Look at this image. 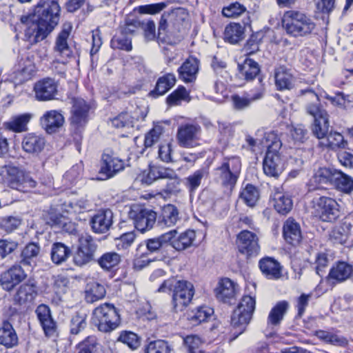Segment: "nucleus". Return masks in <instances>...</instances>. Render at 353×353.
<instances>
[{"label": "nucleus", "instance_id": "nucleus-1", "mask_svg": "<svg viewBox=\"0 0 353 353\" xmlns=\"http://www.w3.org/2000/svg\"><path fill=\"white\" fill-rule=\"evenodd\" d=\"M59 1L41 0L33 13L21 16L24 40L30 44L37 43L46 39L54 29L60 18Z\"/></svg>", "mask_w": 353, "mask_h": 353}, {"label": "nucleus", "instance_id": "nucleus-2", "mask_svg": "<svg viewBox=\"0 0 353 353\" xmlns=\"http://www.w3.org/2000/svg\"><path fill=\"white\" fill-rule=\"evenodd\" d=\"M157 291L172 294V304L175 312L183 310L194 294V286L190 282L174 277L165 280Z\"/></svg>", "mask_w": 353, "mask_h": 353}, {"label": "nucleus", "instance_id": "nucleus-3", "mask_svg": "<svg viewBox=\"0 0 353 353\" xmlns=\"http://www.w3.org/2000/svg\"><path fill=\"white\" fill-rule=\"evenodd\" d=\"M262 144H265L267 152L263 159L264 173L270 176H278L283 170V165L279 154L282 143L278 134L274 132L264 133Z\"/></svg>", "mask_w": 353, "mask_h": 353}, {"label": "nucleus", "instance_id": "nucleus-4", "mask_svg": "<svg viewBox=\"0 0 353 353\" xmlns=\"http://www.w3.org/2000/svg\"><path fill=\"white\" fill-rule=\"evenodd\" d=\"M281 21L286 33L294 37H307L316 28L315 23L310 16L294 10L285 12Z\"/></svg>", "mask_w": 353, "mask_h": 353}, {"label": "nucleus", "instance_id": "nucleus-5", "mask_svg": "<svg viewBox=\"0 0 353 353\" xmlns=\"http://www.w3.org/2000/svg\"><path fill=\"white\" fill-rule=\"evenodd\" d=\"M299 94L304 95L309 94L315 101L308 103L305 105V110L307 114L314 118L312 127L313 134L319 139H324L328 133L329 120L327 111L323 108L318 95L310 88L300 90Z\"/></svg>", "mask_w": 353, "mask_h": 353}, {"label": "nucleus", "instance_id": "nucleus-6", "mask_svg": "<svg viewBox=\"0 0 353 353\" xmlns=\"http://www.w3.org/2000/svg\"><path fill=\"white\" fill-rule=\"evenodd\" d=\"M241 170V162L239 157L225 158L220 165L214 169L216 181L223 187L232 190L235 186Z\"/></svg>", "mask_w": 353, "mask_h": 353}, {"label": "nucleus", "instance_id": "nucleus-7", "mask_svg": "<svg viewBox=\"0 0 353 353\" xmlns=\"http://www.w3.org/2000/svg\"><path fill=\"white\" fill-rule=\"evenodd\" d=\"M255 296L244 295L231 316V325L236 330V336L243 333L250 322L255 310Z\"/></svg>", "mask_w": 353, "mask_h": 353}, {"label": "nucleus", "instance_id": "nucleus-8", "mask_svg": "<svg viewBox=\"0 0 353 353\" xmlns=\"http://www.w3.org/2000/svg\"><path fill=\"white\" fill-rule=\"evenodd\" d=\"M93 321L99 331L110 332L119 325L120 317L113 305L105 303L97 307L93 312Z\"/></svg>", "mask_w": 353, "mask_h": 353}, {"label": "nucleus", "instance_id": "nucleus-9", "mask_svg": "<svg viewBox=\"0 0 353 353\" xmlns=\"http://www.w3.org/2000/svg\"><path fill=\"white\" fill-rule=\"evenodd\" d=\"M1 174L4 182L11 188L21 192H27L28 188L36 186V181L26 176L23 170L18 167L6 165L2 168Z\"/></svg>", "mask_w": 353, "mask_h": 353}, {"label": "nucleus", "instance_id": "nucleus-10", "mask_svg": "<svg viewBox=\"0 0 353 353\" xmlns=\"http://www.w3.org/2000/svg\"><path fill=\"white\" fill-rule=\"evenodd\" d=\"M312 203L313 213L323 221L331 222L339 216V205L335 199L322 196L314 198Z\"/></svg>", "mask_w": 353, "mask_h": 353}, {"label": "nucleus", "instance_id": "nucleus-11", "mask_svg": "<svg viewBox=\"0 0 353 353\" xmlns=\"http://www.w3.org/2000/svg\"><path fill=\"white\" fill-rule=\"evenodd\" d=\"M125 168V162L111 148L103 150L100 161L99 174L107 179L113 177Z\"/></svg>", "mask_w": 353, "mask_h": 353}, {"label": "nucleus", "instance_id": "nucleus-12", "mask_svg": "<svg viewBox=\"0 0 353 353\" xmlns=\"http://www.w3.org/2000/svg\"><path fill=\"white\" fill-rule=\"evenodd\" d=\"M129 217L133 221L135 228L144 232L153 227L157 220V213L143 206L134 205L129 212Z\"/></svg>", "mask_w": 353, "mask_h": 353}, {"label": "nucleus", "instance_id": "nucleus-13", "mask_svg": "<svg viewBox=\"0 0 353 353\" xmlns=\"http://www.w3.org/2000/svg\"><path fill=\"white\" fill-rule=\"evenodd\" d=\"M97 245L90 234H82L79 239V246L74 256V263L79 266L88 263L94 259Z\"/></svg>", "mask_w": 353, "mask_h": 353}, {"label": "nucleus", "instance_id": "nucleus-14", "mask_svg": "<svg viewBox=\"0 0 353 353\" xmlns=\"http://www.w3.org/2000/svg\"><path fill=\"white\" fill-rule=\"evenodd\" d=\"M90 105L81 98L73 99L70 123L76 130L83 128L88 121Z\"/></svg>", "mask_w": 353, "mask_h": 353}, {"label": "nucleus", "instance_id": "nucleus-15", "mask_svg": "<svg viewBox=\"0 0 353 353\" xmlns=\"http://www.w3.org/2000/svg\"><path fill=\"white\" fill-rule=\"evenodd\" d=\"M72 30V26L70 23H64L62 30L59 33L54 46V51L57 55L62 57L61 61H54L53 65L61 63L65 65L68 59L72 57V50L68 43V39Z\"/></svg>", "mask_w": 353, "mask_h": 353}, {"label": "nucleus", "instance_id": "nucleus-16", "mask_svg": "<svg viewBox=\"0 0 353 353\" xmlns=\"http://www.w3.org/2000/svg\"><path fill=\"white\" fill-rule=\"evenodd\" d=\"M236 245L239 251L248 256L258 254L260 250L257 235L249 230H242L237 235Z\"/></svg>", "mask_w": 353, "mask_h": 353}, {"label": "nucleus", "instance_id": "nucleus-17", "mask_svg": "<svg viewBox=\"0 0 353 353\" xmlns=\"http://www.w3.org/2000/svg\"><path fill=\"white\" fill-rule=\"evenodd\" d=\"M201 127L197 124H185L179 128L177 140L180 146L194 148L199 145Z\"/></svg>", "mask_w": 353, "mask_h": 353}, {"label": "nucleus", "instance_id": "nucleus-18", "mask_svg": "<svg viewBox=\"0 0 353 353\" xmlns=\"http://www.w3.org/2000/svg\"><path fill=\"white\" fill-rule=\"evenodd\" d=\"M57 82L52 78H43L34 85L35 98L40 101L54 99L57 94Z\"/></svg>", "mask_w": 353, "mask_h": 353}, {"label": "nucleus", "instance_id": "nucleus-19", "mask_svg": "<svg viewBox=\"0 0 353 353\" xmlns=\"http://www.w3.org/2000/svg\"><path fill=\"white\" fill-rule=\"evenodd\" d=\"M26 276L27 275L21 265H14L1 274L0 283L4 290L10 291Z\"/></svg>", "mask_w": 353, "mask_h": 353}, {"label": "nucleus", "instance_id": "nucleus-20", "mask_svg": "<svg viewBox=\"0 0 353 353\" xmlns=\"http://www.w3.org/2000/svg\"><path fill=\"white\" fill-rule=\"evenodd\" d=\"M112 223L113 213L109 209L98 211L90 221L92 231L97 234H104L108 232Z\"/></svg>", "mask_w": 353, "mask_h": 353}, {"label": "nucleus", "instance_id": "nucleus-21", "mask_svg": "<svg viewBox=\"0 0 353 353\" xmlns=\"http://www.w3.org/2000/svg\"><path fill=\"white\" fill-rule=\"evenodd\" d=\"M41 127L48 134L57 132L63 126L65 119L60 111L52 110L46 111L40 118Z\"/></svg>", "mask_w": 353, "mask_h": 353}, {"label": "nucleus", "instance_id": "nucleus-22", "mask_svg": "<svg viewBox=\"0 0 353 353\" xmlns=\"http://www.w3.org/2000/svg\"><path fill=\"white\" fill-rule=\"evenodd\" d=\"M37 296V283L34 279H28L18 288L14 301L19 305H26L34 301Z\"/></svg>", "mask_w": 353, "mask_h": 353}, {"label": "nucleus", "instance_id": "nucleus-23", "mask_svg": "<svg viewBox=\"0 0 353 353\" xmlns=\"http://www.w3.org/2000/svg\"><path fill=\"white\" fill-rule=\"evenodd\" d=\"M238 292V285L228 278L221 279L215 289L216 298L223 303H230Z\"/></svg>", "mask_w": 353, "mask_h": 353}, {"label": "nucleus", "instance_id": "nucleus-24", "mask_svg": "<svg viewBox=\"0 0 353 353\" xmlns=\"http://www.w3.org/2000/svg\"><path fill=\"white\" fill-rule=\"evenodd\" d=\"M35 312L46 335L53 336L56 332L57 325L52 318L49 307L44 304L39 305Z\"/></svg>", "mask_w": 353, "mask_h": 353}, {"label": "nucleus", "instance_id": "nucleus-25", "mask_svg": "<svg viewBox=\"0 0 353 353\" xmlns=\"http://www.w3.org/2000/svg\"><path fill=\"white\" fill-rule=\"evenodd\" d=\"M46 141L44 137L34 133L27 134L22 139L23 150L30 154L37 155L44 148Z\"/></svg>", "mask_w": 353, "mask_h": 353}, {"label": "nucleus", "instance_id": "nucleus-26", "mask_svg": "<svg viewBox=\"0 0 353 353\" xmlns=\"http://www.w3.org/2000/svg\"><path fill=\"white\" fill-rule=\"evenodd\" d=\"M336 171L327 168H319L310 180V190L321 189L323 185L333 184Z\"/></svg>", "mask_w": 353, "mask_h": 353}, {"label": "nucleus", "instance_id": "nucleus-27", "mask_svg": "<svg viewBox=\"0 0 353 353\" xmlns=\"http://www.w3.org/2000/svg\"><path fill=\"white\" fill-rule=\"evenodd\" d=\"M283 236L287 243L292 245H298L302 239L299 223L294 219L288 218L283 226Z\"/></svg>", "mask_w": 353, "mask_h": 353}, {"label": "nucleus", "instance_id": "nucleus-28", "mask_svg": "<svg viewBox=\"0 0 353 353\" xmlns=\"http://www.w3.org/2000/svg\"><path fill=\"white\" fill-rule=\"evenodd\" d=\"M199 61L193 57H189L178 69L179 77L183 81L192 82L196 78Z\"/></svg>", "mask_w": 353, "mask_h": 353}, {"label": "nucleus", "instance_id": "nucleus-29", "mask_svg": "<svg viewBox=\"0 0 353 353\" xmlns=\"http://www.w3.org/2000/svg\"><path fill=\"white\" fill-rule=\"evenodd\" d=\"M18 344V336L12 325L7 321L0 326V345L9 349Z\"/></svg>", "mask_w": 353, "mask_h": 353}, {"label": "nucleus", "instance_id": "nucleus-30", "mask_svg": "<svg viewBox=\"0 0 353 353\" xmlns=\"http://www.w3.org/2000/svg\"><path fill=\"white\" fill-rule=\"evenodd\" d=\"M170 232H173V236L170 241V245L176 250H183L191 246L195 240L196 234L194 230H187L179 236H176L177 231L172 230Z\"/></svg>", "mask_w": 353, "mask_h": 353}, {"label": "nucleus", "instance_id": "nucleus-31", "mask_svg": "<svg viewBox=\"0 0 353 353\" xmlns=\"http://www.w3.org/2000/svg\"><path fill=\"white\" fill-rule=\"evenodd\" d=\"M263 97V90L260 88L253 94H247L243 96L233 94L231 96V102L233 108L240 111L248 108L252 102L261 99Z\"/></svg>", "mask_w": 353, "mask_h": 353}, {"label": "nucleus", "instance_id": "nucleus-32", "mask_svg": "<svg viewBox=\"0 0 353 353\" xmlns=\"http://www.w3.org/2000/svg\"><path fill=\"white\" fill-rule=\"evenodd\" d=\"M32 118L30 113H24L12 117L8 121L3 123L6 130L20 133L28 130V123Z\"/></svg>", "mask_w": 353, "mask_h": 353}, {"label": "nucleus", "instance_id": "nucleus-33", "mask_svg": "<svg viewBox=\"0 0 353 353\" xmlns=\"http://www.w3.org/2000/svg\"><path fill=\"white\" fill-rule=\"evenodd\" d=\"M275 85L278 90H290L293 86L294 77L290 70L280 65L274 71Z\"/></svg>", "mask_w": 353, "mask_h": 353}, {"label": "nucleus", "instance_id": "nucleus-34", "mask_svg": "<svg viewBox=\"0 0 353 353\" xmlns=\"http://www.w3.org/2000/svg\"><path fill=\"white\" fill-rule=\"evenodd\" d=\"M353 274V268L345 262H339L330 270L327 278L329 280L340 283L349 279Z\"/></svg>", "mask_w": 353, "mask_h": 353}, {"label": "nucleus", "instance_id": "nucleus-35", "mask_svg": "<svg viewBox=\"0 0 353 353\" xmlns=\"http://www.w3.org/2000/svg\"><path fill=\"white\" fill-rule=\"evenodd\" d=\"M43 218L48 225L64 231H68L72 226L71 223H67L65 217L57 212V210L53 208L44 212Z\"/></svg>", "mask_w": 353, "mask_h": 353}, {"label": "nucleus", "instance_id": "nucleus-36", "mask_svg": "<svg viewBox=\"0 0 353 353\" xmlns=\"http://www.w3.org/2000/svg\"><path fill=\"white\" fill-rule=\"evenodd\" d=\"M60 210L67 214L82 213L90 208L89 202L84 198L68 199L60 204Z\"/></svg>", "mask_w": 353, "mask_h": 353}, {"label": "nucleus", "instance_id": "nucleus-37", "mask_svg": "<svg viewBox=\"0 0 353 353\" xmlns=\"http://www.w3.org/2000/svg\"><path fill=\"white\" fill-rule=\"evenodd\" d=\"M179 219V211L176 207L172 204H168L161 210L158 225L161 228L172 227L177 223Z\"/></svg>", "mask_w": 353, "mask_h": 353}, {"label": "nucleus", "instance_id": "nucleus-38", "mask_svg": "<svg viewBox=\"0 0 353 353\" xmlns=\"http://www.w3.org/2000/svg\"><path fill=\"white\" fill-rule=\"evenodd\" d=\"M239 74L246 81L253 80L259 73V64L251 59L246 58L242 63L238 64Z\"/></svg>", "mask_w": 353, "mask_h": 353}, {"label": "nucleus", "instance_id": "nucleus-39", "mask_svg": "<svg viewBox=\"0 0 353 353\" xmlns=\"http://www.w3.org/2000/svg\"><path fill=\"white\" fill-rule=\"evenodd\" d=\"M261 272L269 279H279L281 276V265L272 258H265L259 261Z\"/></svg>", "mask_w": 353, "mask_h": 353}, {"label": "nucleus", "instance_id": "nucleus-40", "mask_svg": "<svg viewBox=\"0 0 353 353\" xmlns=\"http://www.w3.org/2000/svg\"><path fill=\"white\" fill-rule=\"evenodd\" d=\"M41 252V247L38 243H28L21 250L20 263L24 265H31L35 262Z\"/></svg>", "mask_w": 353, "mask_h": 353}, {"label": "nucleus", "instance_id": "nucleus-41", "mask_svg": "<svg viewBox=\"0 0 353 353\" xmlns=\"http://www.w3.org/2000/svg\"><path fill=\"white\" fill-rule=\"evenodd\" d=\"M176 83L174 74L168 73L159 78L154 90L150 94L153 97H158L165 94Z\"/></svg>", "mask_w": 353, "mask_h": 353}, {"label": "nucleus", "instance_id": "nucleus-42", "mask_svg": "<svg viewBox=\"0 0 353 353\" xmlns=\"http://www.w3.org/2000/svg\"><path fill=\"white\" fill-rule=\"evenodd\" d=\"M289 307V303L286 301L278 302L270 310L268 317V324L277 325L283 320L285 314Z\"/></svg>", "mask_w": 353, "mask_h": 353}, {"label": "nucleus", "instance_id": "nucleus-43", "mask_svg": "<svg viewBox=\"0 0 353 353\" xmlns=\"http://www.w3.org/2000/svg\"><path fill=\"white\" fill-rule=\"evenodd\" d=\"M333 185L345 194H350L353 192V178L341 171H336Z\"/></svg>", "mask_w": 353, "mask_h": 353}, {"label": "nucleus", "instance_id": "nucleus-44", "mask_svg": "<svg viewBox=\"0 0 353 353\" xmlns=\"http://www.w3.org/2000/svg\"><path fill=\"white\" fill-rule=\"evenodd\" d=\"M173 234L172 232H168L157 237L148 239L146 241L148 250L151 252H154L161 248L167 247L170 245Z\"/></svg>", "mask_w": 353, "mask_h": 353}, {"label": "nucleus", "instance_id": "nucleus-45", "mask_svg": "<svg viewBox=\"0 0 353 353\" xmlns=\"http://www.w3.org/2000/svg\"><path fill=\"white\" fill-rule=\"evenodd\" d=\"M71 251L68 247L62 243H54L51 248L52 261L59 265L65 262L70 255Z\"/></svg>", "mask_w": 353, "mask_h": 353}, {"label": "nucleus", "instance_id": "nucleus-46", "mask_svg": "<svg viewBox=\"0 0 353 353\" xmlns=\"http://www.w3.org/2000/svg\"><path fill=\"white\" fill-rule=\"evenodd\" d=\"M208 175V171L206 168L199 169L185 178V185L190 192H193L200 186L202 180Z\"/></svg>", "mask_w": 353, "mask_h": 353}, {"label": "nucleus", "instance_id": "nucleus-47", "mask_svg": "<svg viewBox=\"0 0 353 353\" xmlns=\"http://www.w3.org/2000/svg\"><path fill=\"white\" fill-rule=\"evenodd\" d=\"M172 16V14L171 15L168 13H163L161 15L159 24V32L157 37V39L159 43H166L170 46H174L176 43H178L181 40V39L179 37L171 38L168 35H165L163 32L165 30V28L167 27L168 18Z\"/></svg>", "mask_w": 353, "mask_h": 353}, {"label": "nucleus", "instance_id": "nucleus-48", "mask_svg": "<svg viewBox=\"0 0 353 353\" xmlns=\"http://www.w3.org/2000/svg\"><path fill=\"white\" fill-rule=\"evenodd\" d=\"M244 28L239 23H230L225 28L224 39L230 43H236L243 37Z\"/></svg>", "mask_w": 353, "mask_h": 353}, {"label": "nucleus", "instance_id": "nucleus-49", "mask_svg": "<svg viewBox=\"0 0 353 353\" xmlns=\"http://www.w3.org/2000/svg\"><path fill=\"white\" fill-rule=\"evenodd\" d=\"M315 335L321 340L331 345L345 347L347 345L346 338L325 330L316 331Z\"/></svg>", "mask_w": 353, "mask_h": 353}, {"label": "nucleus", "instance_id": "nucleus-50", "mask_svg": "<svg viewBox=\"0 0 353 353\" xmlns=\"http://www.w3.org/2000/svg\"><path fill=\"white\" fill-rule=\"evenodd\" d=\"M105 295V290L103 285L93 282L87 285L85 290V299L88 302L92 303L103 298Z\"/></svg>", "mask_w": 353, "mask_h": 353}, {"label": "nucleus", "instance_id": "nucleus-51", "mask_svg": "<svg viewBox=\"0 0 353 353\" xmlns=\"http://www.w3.org/2000/svg\"><path fill=\"white\" fill-rule=\"evenodd\" d=\"M273 200L274 208L280 214H285L288 213L292 208V199L281 192L275 193Z\"/></svg>", "mask_w": 353, "mask_h": 353}, {"label": "nucleus", "instance_id": "nucleus-52", "mask_svg": "<svg viewBox=\"0 0 353 353\" xmlns=\"http://www.w3.org/2000/svg\"><path fill=\"white\" fill-rule=\"evenodd\" d=\"M87 315L84 312H76L70 319V332L72 335H77L87 327Z\"/></svg>", "mask_w": 353, "mask_h": 353}, {"label": "nucleus", "instance_id": "nucleus-53", "mask_svg": "<svg viewBox=\"0 0 353 353\" xmlns=\"http://www.w3.org/2000/svg\"><path fill=\"white\" fill-rule=\"evenodd\" d=\"M212 314L213 310L211 307H201L188 314V319L192 326H195L205 321Z\"/></svg>", "mask_w": 353, "mask_h": 353}, {"label": "nucleus", "instance_id": "nucleus-54", "mask_svg": "<svg viewBox=\"0 0 353 353\" xmlns=\"http://www.w3.org/2000/svg\"><path fill=\"white\" fill-rule=\"evenodd\" d=\"M259 192L257 188L251 185L248 184L242 190L240 197L243 202L249 207H254L259 199Z\"/></svg>", "mask_w": 353, "mask_h": 353}, {"label": "nucleus", "instance_id": "nucleus-55", "mask_svg": "<svg viewBox=\"0 0 353 353\" xmlns=\"http://www.w3.org/2000/svg\"><path fill=\"white\" fill-rule=\"evenodd\" d=\"M325 142L322 141L321 144L330 148L332 150L338 148L345 149L347 146V142L344 139L343 136L339 132H330L326 134Z\"/></svg>", "mask_w": 353, "mask_h": 353}, {"label": "nucleus", "instance_id": "nucleus-56", "mask_svg": "<svg viewBox=\"0 0 353 353\" xmlns=\"http://www.w3.org/2000/svg\"><path fill=\"white\" fill-rule=\"evenodd\" d=\"M121 262V256L114 252L103 254L98 260L99 265L106 270H110L117 267Z\"/></svg>", "mask_w": 353, "mask_h": 353}, {"label": "nucleus", "instance_id": "nucleus-57", "mask_svg": "<svg viewBox=\"0 0 353 353\" xmlns=\"http://www.w3.org/2000/svg\"><path fill=\"white\" fill-rule=\"evenodd\" d=\"M78 353H101V345L94 336H88L78 344Z\"/></svg>", "mask_w": 353, "mask_h": 353}, {"label": "nucleus", "instance_id": "nucleus-58", "mask_svg": "<svg viewBox=\"0 0 353 353\" xmlns=\"http://www.w3.org/2000/svg\"><path fill=\"white\" fill-rule=\"evenodd\" d=\"M171 346L164 340H155L148 343L145 347V353H170Z\"/></svg>", "mask_w": 353, "mask_h": 353}, {"label": "nucleus", "instance_id": "nucleus-59", "mask_svg": "<svg viewBox=\"0 0 353 353\" xmlns=\"http://www.w3.org/2000/svg\"><path fill=\"white\" fill-rule=\"evenodd\" d=\"M332 261L331 256L325 252H320L316 254L315 261L314 263L316 273L322 276L325 273V268Z\"/></svg>", "mask_w": 353, "mask_h": 353}, {"label": "nucleus", "instance_id": "nucleus-60", "mask_svg": "<svg viewBox=\"0 0 353 353\" xmlns=\"http://www.w3.org/2000/svg\"><path fill=\"white\" fill-rule=\"evenodd\" d=\"M117 341L126 344L132 350L137 349L141 344L137 334L130 331L121 332Z\"/></svg>", "mask_w": 353, "mask_h": 353}, {"label": "nucleus", "instance_id": "nucleus-61", "mask_svg": "<svg viewBox=\"0 0 353 353\" xmlns=\"http://www.w3.org/2000/svg\"><path fill=\"white\" fill-rule=\"evenodd\" d=\"M111 47L114 49H119L129 52L132 50V41L126 35L121 34L119 36L114 37L110 42Z\"/></svg>", "mask_w": 353, "mask_h": 353}, {"label": "nucleus", "instance_id": "nucleus-62", "mask_svg": "<svg viewBox=\"0 0 353 353\" xmlns=\"http://www.w3.org/2000/svg\"><path fill=\"white\" fill-rule=\"evenodd\" d=\"M246 11V8L239 2L230 3L222 10L223 16L229 18L238 17Z\"/></svg>", "mask_w": 353, "mask_h": 353}, {"label": "nucleus", "instance_id": "nucleus-63", "mask_svg": "<svg viewBox=\"0 0 353 353\" xmlns=\"http://www.w3.org/2000/svg\"><path fill=\"white\" fill-rule=\"evenodd\" d=\"M21 223V220L17 216H6L1 219L0 222L1 228L7 232H11L16 230Z\"/></svg>", "mask_w": 353, "mask_h": 353}, {"label": "nucleus", "instance_id": "nucleus-64", "mask_svg": "<svg viewBox=\"0 0 353 353\" xmlns=\"http://www.w3.org/2000/svg\"><path fill=\"white\" fill-rule=\"evenodd\" d=\"M134 117L128 112H123L112 120V124L117 128L132 126Z\"/></svg>", "mask_w": 353, "mask_h": 353}]
</instances>
